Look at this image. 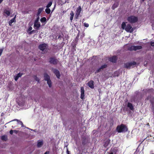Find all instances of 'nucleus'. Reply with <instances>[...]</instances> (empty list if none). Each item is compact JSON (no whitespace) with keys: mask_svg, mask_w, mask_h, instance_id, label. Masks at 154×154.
<instances>
[{"mask_svg":"<svg viewBox=\"0 0 154 154\" xmlns=\"http://www.w3.org/2000/svg\"><path fill=\"white\" fill-rule=\"evenodd\" d=\"M116 130L118 133H124L128 131V128L125 125L121 124L117 126Z\"/></svg>","mask_w":154,"mask_h":154,"instance_id":"1","label":"nucleus"},{"mask_svg":"<svg viewBox=\"0 0 154 154\" xmlns=\"http://www.w3.org/2000/svg\"><path fill=\"white\" fill-rule=\"evenodd\" d=\"M48 61L51 64L53 65H57L59 62V60L55 57H49L48 59Z\"/></svg>","mask_w":154,"mask_h":154,"instance_id":"2","label":"nucleus"},{"mask_svg":"<svg viewBox=\"0 0 154 154\" xmlns=\"http://www.w3.org/2000/svg\"><path fill=\"white\" fill-rule=\"evenodd\" d=\"M137 64V63L135 61L131 62H128L124 64V67L127 69H130L131 67L132 68L135 67V65Z\"/></svg>","mask_w":154,"mask_h":154,"instance_id":"3","label":"nucleus"},{"mask_svg":"<svg viewBox=\"0 0 154 154\" xmlns=\"http://www.w3.org/2000/svg\"><path fill=\"white\" fill-rule=\"evenodd\" d=\"M127 20L130 23H134L138 21V18L137 17L131 16L128 17Z\"/></svg>","mask_w":154,"mask_h":154,"instance_id":"4","label":"nucleus"},{"mask_svg":"<svg viewBox=\"0 0 154 154\" xmlns=\"http://www.w3.org/2000/svg\"><path fill=\"white\" fill-rule=\"evenodd\" d=\"M142 48L141 46H131L128 48V50L131 51L133 50L136 51L137 50L141 49Z\"/></svg>","mask_w":154,"mask_h":154,"instance_id":"5","label":"nucleus"},{"mask_svg":"<svg viewBox=\"0 0 154 154\" xmlns=\"http://www.w3.org/2000/svg\"><path fill=\"white\" fill-rule=\"evenodd\" d=\"M125 30L128 32H132L134 30L133 28H132L130 24H128L126 26L125 28Z\"/></svg>","mask_w":154,"mask_h":154,"instance_id":"6","label":"nucleus"},{"mask_svg":"<svg viewBox=\"0 0 154 154\" xmlns=\"http://www.w3.org/2000/svg\"><path fill=\"white\" fill-rule=\"evenodd\" d=\"M47 44L45 43L39 45L38 48L42 51H43L46 49L48 47Z\"/></svg>","mask_w":154,"mask_h":154,"instance_id":"7","label":"nucleus"},{"mask_svg":"<svg viewBox=\"0 0 154 154\" xmlns=\"http://www.w3.org/2000/svg\"><path fill=\"white\" fill-rule=\"evenodd\" d=\"M81 10L82 9L80 6H79L77 8L76 11V13L75 15V17L76 19H77L79 17Z\"/></svg>","mask_w":154,"mask_h":154,"instance_id":"8","label":"nucleus"},{"mask_svg":"<svg viewBox=\"0 0 154 154\" xmlns=\"http://www.w3.org/2000/svg\"><path fill=\"white\" fill-rule=\"evenodd\" d=\"M107 65L105 64L103 65H102L99 68H98L95 71V73H97L100 72L102 71L103 69L107 68Z\"/></svg>","mask_w":154,"mask_h":154,"instance_id":"9","label":"nucleus"},{"mask_svg":"<svg viewBox=\"0 0 154 154\" xmlns=\"http://www.w3.org/2000/svg\"><path fill=\"white\" fill-rule=\"evenodd\" d=\"M52 71L53 73L56 75L57 77L59 79L60 77V75L59 71L57 69H53Z\"/></svg>","mask_w":154,"mask_h":154,"instance_id":"10","label":"nucleus"},{"mask_svg":"<svg viewBox=\"0 0 154 154\" xmlns=\"http://www.w3.org/2000/svg\"><path fill=\"white\" fill-rule=\"evenodd\" d=\"M117 60V58L116 56H114L110 57L109 59V60L111 62L116 63Z\"/></svg>","mask_w":154,"mask_h":154,"instance_id":"11","label":"nucleus"},{"mask_svg":"<svg viewBox=\"0 0 154 154\" xmlns=\"http://www.w3.org/2000/svg\"><path fill=\"white\" fill-rule=\"evenodd\" d=\"M41 26V24L37 22V21H35L34 27L36 29H38L39 27Z\"/></svg>","mask_w":154,"mask_h":154,"instance_id":"12","label":"nucleus"},{"mask_svg":"<svg viewBox=\"0 0 154 154\" xmlns=\"http://www.w3.org/2000/svg\"><path fill=\"white\" fill-rule=\"evenodd\" d=\"M88 86L91 88H93L94 86V82L93 80H91L88 83Z\"/></svg>","mask_w":154,"mask_h":154,"instance_id":"13","label":"nucleus"},{"mask_svg":"<svg viewBox=\"0 0 154 154\" xmlns=\"http://www.w3.org/2000/svg\"><path fill=\"white\" fill-rule=\"evenodd\" d=\"M81 94L80 96V98L83 99L84 98V97L85 96L84 93H85V91L84 89V87H82L81 88Z\"/></svg>","mask_w":154,"mask_h":154,"instance_id":"14","label":"nucleus"},{"mask_svg":"<svg viewBox=\"0 0 154 154\" xmlns=\"http://www.w3.org/2000/svg\"><path fill=\"white\" fill-rule=\"evenodd\" d=\"M43 140H38L37 142V146L38 148L41 147L43 144Z\"/></svg>","mask_w":154,"mask_h":154,"instance_id":"15","label":"nucleus"},{"mask_svg":"<svg viewBox=\"0 0 154 154\" xmlns=\"http://www.w3.org/2000/svg\"><path fill=\"white\" fill-rule=\"evenodd\" d=\"M110 143V140L109 139L107 140L105 142L103 145V146L105 148L106 147L108 146Z\"/></svg>","mask_w":154,"mask_h":154,"instance_id":"16","label":"nucleus"},{"mask_svg":"<svg viewBox=\"0 0 154 154\" xmlns=\"http://www.w3.org/2000/svg\"><path fill=\"white\" fill-rule=\"evenodd\" d=\"M44 80L45 81H47L50 79L49 76L46 73H45L44 74Z\"/></svg>","mask_w":154,"mask_h":154,"instance_id":"17","label":"nucleus"},{"mask_svg":"<svg viewBox=\"0 0 154 154\" xmlns=\"http://www.w3.org/2000/svg\"><path fill=\"white\" fill-rule=\"evenodd\" d=\"M127 106L130 110H133L134 109V107L131 103L129 102L128 103Z\"/></svg>","mask_w":154,"mask_h":154,"instance_id":"18","label":"nucleus"},{"mask_svg":"<svg viewBox=\"0 0 154 154\" xmlns=\"http://www.w3.org/2000/svg\"><path fill=\"white\" fill-rule=\"evenodd\" d=\"M15 21V17L13 18L9 22V25L10 26H12V24Z\"/></svg>","mask_w":154,"mask_h":154,"instance_id":"19","label":"nucleus"},{"mask_svg":"<svg viewBox=\"0 0 154 154\" xmlns=\"http://www.w3.org/2000/svg\"><path fill=\"white\" fill-rule=\"evenodd\" d=\"M119 5V3L118 2L114 3L112 7V10H114L116 8L118 7Z\"/></svg>","mask_w":154,"mask_h":154,"instance_id":"20","label":"nucleus"},{"mask_svg":"<svg viewBox=\"0 0 154 154\" xmlns=\"http://www.w3.org/2000/svg\"><path fill=\"white\" fill-rule=\"evenodd\" d=\"M120 75V72L118 71H115L113 74V77H116V76H119Z\"/></svg>","mask_w":154,"mask_h":154,"instance_id":"21","label":"nucleus"},{"mask_svg":"<svg viewBox=\"0 0 154 154\" xmlns=\"http://www.w3.org/2000/svg\"><path fill=\"white\" fill-rule=\"evenodd\" d=\"M1 139L2 140L6 141L8 140L7 136L5 135L2 136L1 137Z\"/></svg>","mask_w":154,"mask_h":154,"instance_id":"22","label":"nucleus"},{"mask_svg":"<svg viewBox=\"0 0 154 154\" xmlns=\"http://www.w3.org/2000/svg\"><path fill=\"white\" fill-rule=\"evenodd\" d=\"M70 20L72 22V20H73V17L74 15V14L73 12L72 11H71L70 13Z\"/></svg>","mask_w":154,"mask_h":154,"instance_id":"23","label":"nucleus"},{"mask_svg":"<svg viewBox=\"0 0 154 154\" xmlns=\"http://www.w3.org/2000/svg\"><path fill=\"white\" fill-rule=\"evenodd\" d=\"M40 21L42 23L45 22L46 21V18L45 17H43L41 19Z\"/></svg>","mask_w":154,"mask_h":154,"instance_id":"24","label":"nucleus"},{"mask_svg":"<svg viewBox=\"0 0 154 154\" xmlns=\"http://www.w3.org/2000/svg\"><path fill=\"white\" fill-rule=\"evenodd\" d=\"M43 8H39L38 9V13L37 14L38 15H39L41 13V12L43 10Z\"/></svg>","mask_w":154,"mask_h":154,"instance_id":"25","label":"nucleus"},{"mask_svg":"<svg viewBox=\"0 0 154 154\" xmlns=\"http://www.w3.org/2000/svg\"><path fill=\"white\" fill-rule=\"evenodd\" d=\"M47 81V84L48 85L49 87L50 88L51 87V79H49Z\"/></svg>","mask_w":154,"mask_h":154,"instance_id":"26","label":"nucleus"},{"mask_svg":"<svg viewBox=\"0 0 154 154\" xmlns=\"http://www.w3.org/2000/svg\"><path fill=\"white\" fill-rule=\"evenodd\" d=\"M4 13L6 14L8 16H9L10 14V12L8 10H5L4 11Z\"/></svg>","mask_w":154,"mask_h":154,"instance_id":"27","label":"nucleus"},{"mask_svg":"<svg viewBox=\"0 0 154 154\" xmlns=\"http://www.w3.org/2000/svg\"><path fill=\"white\" fill-rule=\"evenodd\" d=\"M126 26V24L125 22H123L122 24V28L123 29H125Z\"/></svg>","mask_w":154,"mask_h":154,"instance_id":"28","label":"nucleus"},{"mask_svg":"<svg viewBox=\"0 0 154 154\" xmlns=\"http://www.w3.org/2000/svg\"><path fill=\"white\" fill-rule=\"evenodd\" d=\"M45 11L47 14H49L51 12V10L48 8H47L45 9Z\"/></svg>","mask_w":154,"mask_h":154,"instance_id":"29","label":"nucleus"},{"mask_svg":"<svg viewBox=\"0 0 154 154\" xmlns=\"http://www.w3.org/2000/svg\"><path fill=\"white\" fill-rule=\"evenodd\" d=\"M34 78L35 80L36 81H37L38 82H39V79L37 75H35L34 76Z\"/></svg>","mask_w":154,"mask_h":154,"instance_id":"30","label":"nucleus"},{"mask_svg":"<svg viewBox=\"0 0 154 154\" xmlns=\"http://www.w3.org/2000/svg\"><path fill=\"white\" fill-rule=\"evenodd\" d=\"M52 4V2H50L46 6L47 8H49L51 5Z\"/></svg>","mask_w":154,"mask_h":154,"instance_id":"31","label":"nucleus"},{"mask_svg":"<svg viewBox=\"0 0 154 154\" xmlns=\"http://www.w3.org/2000/svg\"><path fill=\"white\" fill-rule=\"evenodd\" d=\"M76 45L75 44L74 45H72V49L73 50V51H76Z\"/></svg>","mask_w":154,"mask_h":154,"instance_id":"32","label":"nucleus"},{"mask_svg":"<svg viewBox=\"0 0 154 154\" xmlns=\"http://www.w3.org/2000/svg\"><path fill=\"white\" fill-rule=\"evenodd\" d=\"M23 73H19L17 74L16 76L18 77V78L20 77H21V76L23 75Z\"/></svg>","mask_w":154,"mask_h":154,"instance_id":"33","label":"nucleus"},{"mask_svg":"<svg viewBox=\"0 0 154 154\" xmlns=\"http://www.w3.org/2000/svg\"><path fill=\"white\" fill-rule=\"evenodd\" d=\"M84 26L86 27H88L89 26V24L88 23H85L84 24Z\"/></svg>","mask_w":154,"mask_h":154,"instance_id":"34","label":"nucleus"},{"mask_svg":"<svg viewBox=\"0 0 154 154\" xmlns=\"http://www.w3.org/2000/svg\"><path fill=\"white\" fill-rule=\"evenodd\" d=\"M85 140L82 141V144L84 145H85L86 143L85 141Z\"/></svg>","mask_w":154,"mask_h":154,"instance_id":"35","label":"nucleus"},{"mask_svg":"<svg viewBox=\"0 0 154 154\" xmlns=\"http://www.w3.org/2000/svg\"><path fill=\"white\" fill-rule=\"evenodd\" d=\"M66 153L67 154H70V151H69L68 148L67 147L66 148Z\"/></svg>","mask_w":154,"mask_h":154,"instance_id":"36","label":"nucleus"},{"mask_svg":"<svg viewBox=\"0 0 154 154\" xmlns=\"http://www.w3.org/2000/svg\"><path fill=\"white\" fill-rule=\"evenodd\" d=\"M3 50V48L0 49V56L1 55Z\"/></svg>","mask_w":154,"mask_h":154,"instance_id":"37","label":"nucleus"},{"mask_svg":"<svg viewBox=\"0 0 154 154\" xmlns=\"http://www.w3.org/2000/svg\"><path fill=\"white\" fill-rule=\"evenodd\" d=\"M35 30H33L32 31H31L29 32V34H31L32 33H35Z\"/></svg>","mask_w":154,"mask_h":154,"instance_id":"38","label":"nucleus"},{"mask_svg":"<svg viewBox=\"0 0 154 154\" xmlns=\"http://www.w3.org/2000/svg\"><path fill=\"white\" fill-rule=\"evenodd\" d=\"M13 130H11L10 131V133L12 135L13 134Z\"/></svg>","mask_w":154,"mask_h":154,"instance_id":"39","label":"nucleus"},{"mask_svg":"<svg viewBox=\"0 0 154 154\" xmlns=\"http://www.w3.org/2000/svg\"><path fill=\"white\" fill-rule=\"evenodd\" d=\"M13 132L17 134L18 133V131L16 130H14Z\"/></svg>","mask_w":154,"mask_h":154,"instance_id":"40","label":"nucleus"},{"mask_svg":"<svg viewBox=\"0 0 154 154\" xmlns=\"http://www.w3.org/2000/svg\"><path fill=\"white\" fill-rule=\"evenodd\" d=\"M18 79H19V78H18V77L16 75L14 78V80L15 81H17Z\"/></svg>","mask_w":154,"mask_h":154,"instance_id":"41","label":"nucleus"},{"mask_svg":"<svg viewBox=\"0 0 154 154\" xmlns=\"http://www.w3.org/2000/svg\"><path fill=\"white\" fill-rule=\"evenodd\" d=\"M151 45L152 46H154V42H151L150 43Z\"/></svg>","mask_w":154,"mask_h":154,"instance_id":"42","label":"nucleus"},{"mask_svg":"<svg viewBox=\"0 0 154 154\" xmlns=\"http://www.w3.org/2000/svg\"><path fill=\"white\" fill-rule=\"evenodd\" d=\"M32 27L30 26L29 27V28L28 29V31H30L32 30Z\"/></svg>","mask_w":154,"mask_h":154,"instance_id":"43","label":"nucleus"},{"mask_svg":"<svg viewBox=\"0 0 154 154\" xmlns=\"http://www.w3.org/2000/svg\"><path fill=\"white\" fill-rule=\"evenodd\" d=\"M20 122L21 124V127H23V124L22 122L21 121H20Z\"/></svg>","mask_w":154,"mask_h":154,"instance_id":"44","label":"nucleus"},{"mask_svg":"<svg viewBox=\"0 0 154 154\" xmlns=\"http://www.w3.org/2000/svg\"><path fill=\"white\" fill-rule=\"evenodd\" d=\"M49 152L48 151H47L44 154H49Z\"/></svg>","mask_w":154,"mask_h":154,"instance_id":"45","label":"nucleus"},{"mask_svg":"<svg viewBox=\"0 0 154 154\" xmlns=\"http://www.w3.org/2000/svg\"><path fill=\"white\" fill-rule=\"evenodd\" d=\"M38 18H37V19L35 21H37V22H38Z\"/></svg>","mask_w":154,"mask_h":154,"instance_id":"46","label":"nucleus"},{"mask_svg":"<svg viewBox=\"0 0 154 154\" xmlns=\"http://www.w3.org/2000/svg\"><path fill=\"white\" fill-rule=\"evenodd\" d=\"M3 0H0V4L3 1Z\"/></svg>","mask_w":154,"mask_h":154,"instance_id":"47","label":"nucleus"},{"mask_svg":"<svg viewBox=\"0 0 154 154\" xmlns=\"http://www.w3.org/2000/svg\"><path fill=\"white\" fill-rule=\"evenodd\" d=\"M4 114V113L3 112V113H2L1 114V116H3V115Z\"/></svg>","mask_w":154,"mask_h":154,"instance_id":"48","label":"nucleus"},{"mask_svg":"<svg viewBox=\"0 0 154 154\" xmlns=\"http://www.w3.org/2000/svg\"><path fill=\"white\" fill-rule=\"evenodd\" d=\"M109 154H113V153L112 152L110 153Z\"/></svg>","mask_w":154,"mask_h":154,"instance_id":"49","label":"nucleus"},{"mask_svg":"<svg viewBox=\"0 0 154 154\" xmlns=\"http://www.w3.org/2000/svg\"><path fill=\"white\" fill-rule=\"evenodd\" d=\"M16 120V121H18V120H17V119H15V120Z\"/></svg>","mask_w":154,"mask_h":154,"instance_id":"50","label":"nucleus"},{"mask_svg":"<svg viewBox=\"0 0 154 154\" xmlns=\"http://www.w3.org/2000/svg\"><path fill=\"white\" fill-rule=\"evenodd\" d=\"M145 0H142L143 2H144Z\"/></svg>","mask_w":154,"mask_h":154,"instance_id":"51","label":"nucleus"}]
</instances>
